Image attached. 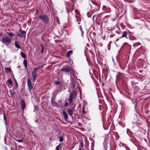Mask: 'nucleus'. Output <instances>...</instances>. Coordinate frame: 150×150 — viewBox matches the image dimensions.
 <instances>
[{
    "instance_id": "7ed1b4c3",
    "label": "nucleus",
    "mask_w": 150,
    "mask_h": 150,
    "mask_svg": "<svg viewBox=\"0 0 150 150\" xmlns=\"http://www.w3.org/2000/svg\"><path fill=\"white\" fill-rule=\"evenodd\" d=\"M131 49V46L129 45L127 43H125L120 49V50H124L127 52L130 51Z\"/></svg>"
},
{
    "instance_id": "f8f14e48",
    "label": "nucleus",
    "mask_w": 150,
    "mask_h": 150,
    "mask_svg": "<svg viewBox=\"0 0 150 150\" xmlns=\"http://www.w3.org/2000/svg\"><path fill=\"white\" fill-rule=\"evenodd\" d=\"M127 34L128 33L127 31H124L123 32H122V36L120 37V38H128L127 37Z\"/></svg>"
},
{
    "instance_id": "1a4fd4ad",
    "label": "nucleus",
    "mask_w": 150,
    "mask_h": 150,
    "mask_svg": "<svg viewBox=\"0 0 150 150\" xmlns=\"http://www.w3.org/2000/svg\"><path fill=\"white\" fill-rule=\"evenodd\" d=\"M21 105L22 109L24 110L25 108L26 105L25 101L23 99L21 100Z\"/></svg>"
},
{
    "instance_id": "423d86ee",
    "label": "nucleus",
    "mask_w": 150,
    "mask_h": 150,
    "mask_svg": "<svg viewBox=\"0 0 150 150\" xmlns=\"http://www.w3.org/2000/svg\"><path fill=\"white\" fill-rule=\"evenodd\" d=\"M37 68H35L33 69L32 72V75L33 78V81L34 82H35L36 79V74L37 72Z\"/></svg>"
},
{
    "instance_id": "412c9836",
    "label": "nucleus",
    "mask_w": 150,
    "mask_h": 150,
    "mask_svg": "<svg viewBox=\"0 0 150 150\" xmlns=\"http://www.w3.org/2000/svg\"><path fill=\"white\" fill-rule=\"evenodd\" d=\"M15 46H16V48H18V49L20 48V47L19 45L18 44V42H17V41H16L15 42Z\"/></svg>"
},
{
    "instance_id": "ddd939ff",
    "label": "nucleus",
    "mask_w": 150,
    "mask_h": 150,
    "mask_svg": "<svg viewBox=\"0 0 150 150\" xmlns=\"http://www.w3.org/2000/svg\"><path fill=\"white\" fill-rule=\"evenodd\" d=\"M62 113L64 117V118L65 120L67 121L68 120V117L67 112L65 111H63Z\"/></svg>"
},
{
    "instance_id": "4be33fe9",
    "label": "nucleus",
    "mask_w": 150,
    "mask_h": 150,
    "mask_svg": "<svg viewBox=\"0 0 150 150\" xmlns=\"http://www.w3.org/2000/svg\"><path fill=\"white\" fill-rule=\"evenodd\" d=\"M10 93L11 96H13L16 93L15 91L13 90H10Z\"/></svg>"
},
{
    "instance_id": "393cba45",
    "label": "nucleus",
    "mask_w": 150,
    "mask_h": 150,
    "mask_svg": "<svg viewBox=\"0 0 150 150\" xmlns=\"http://www.w3.org/2000/svg\"><path fill=\"white\" fill-rule=\"evenodd\" d=\"M7 33L8 34V35L10 37H13V36H14V34L13 33L7 32Z\"/></svg>"
},
{
    "instance_id": "49530a36",
    "label": "nucleus",
    "mask_w": 150,
    "mask_h": 150,
    "mask_svg": "<svg viewBox=\"0 0 150 150\" xmlns=\"http://www.w3.org/2000/svg\"><path fill=\"white\" fill-rule=\"evenodd\" d=\"M78 150H82V149H81L80 148H79Z\"/></svg>"
},
{
    "instance_id": "6e6d98bb",
    "label": "nucleus",
    "mask_w": 150,
    "mask_h": 150,
    "mask_svg": "<svg viewBox=\"0 0 150 150\" xmlns=\"http://www.w3.org/2000/svg\"><path fill=\"white\" fill-rule=\"evenodd\" d=\"M72 149V148H71V149Z\"/></svg>"
},
{
    "instance_id": "39448f33",
    "label": "nucleus",
    "mask_w": 150,
    "mask_h": 150,
    "mask_svg": "<svg viewBox=\"0 0 150 150\" xmlns=\"http://www.w3.org/2000/svg\"><path fill=\"white\" fill-rule=\"evenodd\" d=\"M26 32L25 31L21 29H20L18 30V33H17V35L21 38L25 37Z\"/></svg>"
},
{
    "instance_id": "09e8293b",
    "label": "nucleus",
    "mask_w": 150,
    "mask_h": 150,
    "mask_svg": "<svg viewBox=\"0 0 150 150\" xmlns=\"http://www.w3.org/2000/svg\"><path fill=\"white\" fill-rule=\"evenodd\" d=\"M4 120H5V121H6V117H5V116H4Z\"/></svg>"
},
{
    "instance_id": "c756f323",
    "label": "nucleus",
    "mask_w": 150,
    "mask_h": 150,
    "mask_svg": "<svg viewBox=\"0 0 150 150\" xmlns=\"http://www.w3.org/2000/svg\"><path fill=\"white\" fill-rule=\"evenodd\" d=\"M76 17L77 19V22L80 21V17L79 16H76Z\"/></svg>"
},
{
    "instance_id": "a878e982",
    "label": "nucleus",
    "mask_w": 150,
    "mask_h": 150,
    "mask_svg": "<svg viewBox=\"0 0 150 150\" xmlns=\"http://www.w3.org/2000/svg\"><path fill=\"white\" fill-rule=\"evenodd\" d=\"M41 53H43L44 52L45 48L42 45H41Z\"/></svg>"
},
{
    "instance_id": "e433bc0d",
    "label": "nucleus",
    "mask_w": 150,
    "mask_h": 150,
    "mask_svg": "<svg viewBox=\"0 0 150 150\" xmlns=\"http://www.w3.org/2000/svg\"><path fill=\"white\" fill-rule=\"evenodd\" d=\"M59 150V145L56 146L55 150Z\"/></svg>"
},
{
    "instance_id": "f03ea898",
    "label": "nucleus",
    "mask_w": 150,
    "mask_h": 150,
    "mask_svg": "<svg viewBox=\"0 0 150 150\" xmlns=\"http://www.w3.org/2000/svg\"><path fill=\"white\" fill-rule=\"evenodd\" d=\"M77 94V93L75 91H73L70 93L69 98L68 99L69 101V103L71 104L73 102V99L74 98H76V96Z\"/></svg>"
},
{
    "instance_id": "a19ab883",
    "label": "nucleus",
    "mask_w": 150,
    "mask_h": 150,
    "mask_svg": "<svg viewBox=\"0 0 150 150\" xmlns=\"http://www.w3.org/2000/svg\"><path fill=\"white\" fill-rule=\"evenodd\" d=\"M84 111H85V109L83 108L82 113L83 114L84 113Z\"/></svg>"
},
{
    "instance_id": "58836bf2",
    "label": "nucleus",
    "mask_w": 150,
    "mask_h": 150,
    "mask_svg": "<svg viewBox=\"0 0 150 150\" xmlns=\"http://www.w3.org/2000/svg\"><path fill=\"white\" fill-rule=\"evenodd\" d=\"M67 8V13L70 12L71 11V10H70L68 9L67 8Z\"/></svg>"
},
{
    "instance_id": "ea45409f",
    "label": "nucleus",
    "mask_w": 150,
    "mask_h": 150,
    "mask_svg": "<svg viewBox=\"0 0 150 150\" xmlns=\"http://www.w3.org/2000/svg\"><path fill=\"white\" fill-rule=\"evenodd\" d=\"M107 30H112V28H110V27H108L107 28Z\"/></svg>"
},
{
    "instance_id": "79ce46f5",
    "label": "nucleus",
    "mask_w": 150,
    "mask_h": 150,
    "mask_svg": "<svg viewBox=\"0 0 150 150\" xmlns=\"http://www.w3.org/2000/svg\"><path fill=\"white\" fill-rule=\"evenodd\" d=\"M41 68V66H40L38 67H36L35 68H37V71L38 69H40Z\"/></svg>"
},
{
    "instance_id": "72a5a7b5",
    "label": "nucleus",
    "mask_w": 150,
    "mask_h": 150,
    "mask_svg": "<svg viewBox=\"0 0 150 150\" xmlns=\"http://www.w3.org/2000/svg\"><path fill=\"white\" fill-rule=\"evenodd\" d=\"M140 45V43L139 42H137L136 43H135L134 44V46H137Z\"/></svg>"
},
{
    "instance_id": "b1692460",
    "label": "nucleus",
    "mask_w": 150,
    "mask_h": 150,
    "mask_svg": "<svg viewBox=\"0 0 150 150\" xmlns=\"http://www.w3.org/2000/svg\"><path fill=\"white\" fill-rule=\"evenodd\" d=\"M94 12H91L90 13H87V16H88V17L90 18L92 16V14Z\"/></svg>"
},
{
    "instance_id": "c85d7f7f",
    "label": "nucleus",
    "mask_w": 150,
    "mask_h": 150,
    "mask_svg": "<svg viewBox=\"0 0 150 150\" xmlns=\"http://www.w3.org/2000/svg\"><path fill=\"white\" fill-rule=\"evenodd\" d=\"M75 12L76 15H80V13L78 10H76L75 11Z\"/></svg>"
},
{
    "instance_id": "8fccbe9b",
    "label": "nucleus",
    "mask_w": 150,
    "mask_h": 150,
    "mask_svg": "<svg viewBox=\"0 0 150 150\" xmlns=\"http://www.w3.org/2000/svg\"><path fill=\"white\" fill-rule=\"evenodd\" d=\"M93 35H94L96 34V33L95 32H93Z\"/></svg>"
},
{
    "instance_id": "0eeeda50",
    "label": "nucleus",
    "mask_w": 150,
    "mask_h": 150,
    "mask_svg": "<svg viewBox=\"0 0 150 150\" xmlns=\"http://www.w3.org/2000/svg\"><path fill=\"white\" fill-rule=\"evenodd\" d=\"M75 107V105H74L72 106L71 108H68L67 110V112L68 113L69 115L71 117H72Z\"/></svg>"
},
{
    "instance_id": "2f4dec72",
    "label": "nucleus",
    "mask_w": 150,
    "mask_h": 150,
    "mask_svg": "<svg viewBox=\"0 0 150 150\" xmlns=\"http://www.w3.org/2000/svg\"><path fill=\"white\" fill-rule=\"evenodd\" d=\"M120 67L122 70H124L125 69V66H124L123 65H120Z\"/></svg>"
},
{
    "instance_id": "3c124183",
    "label": "nucleus",
    "mask_w": 150,
    "mask_h": 150,
    "mask_svg": "<svg viewBox=\"0 0 150 150\" xmlns=\"http://www.w3.org/2000/svg\"><path fill=\"white\" fill-rule=\"evenodd\" d=\"M107 22V21H105V24Z\"/></svg>"
},
{
    "instance_id": "4c0bfd02",
    "label": "nucleus",
    "mask_w": 150,
    "mask_h": 150,
    "mask_svg": "<svg viewBox=\"0 0 150 150\" xmlns=\"http://www.w3.org/2000/svg\"><path fill=\"white\" fill-rule=\"evenodd\" d=\"M58 102L59 103H60V104H61L62 103V101L61 99L58 100Z\"/></svg>"
},
{
    "instance_id": "bb28decb",
    "label": "nucleus",
    "mask_w": 150,
    "mask_h": 150,
    "mask_svg": "<svg viewBox=\"0 0 150 150\" xmlns=\"http://www.w3.org/2000/svg\"><path fill=\"white\" fill-rule=\"evenodd\" d=\"M14 137V138H15V140L16 141H17V142H23V139H16V138H15V137Z\"/></svg>"
},
{
    "instance_id": "4468645a",
    "label": "nucleus",
    "mask_w": 150,
    "mask_h": 150,
    "mask_svg": "<svg viewBox=\"0 0 150 150\" xmlns=\"http://www.w3.org/2000/svg\"><path fill=\"white\" fill-rule=\"evenodd\" d=\"M95 9L93 10L94 12L99 10L100 8V5L99 4H97L96 5L94 6Z\"/></svg>"
},
{
    "instance_id": "6e6552de",
    "label": "nucleus",
    "mask_w": 150,
    "mask_h": 150,
    "mask_svg": "<svg viewBox=\"0 0 150 150\" xmlns=\"http://www.w3.org/2000/svg\"><path fill=\"white\" fill-rule=\"evenodd\" d=\"M27 84L28 86V90L30 93L31 90L33 88V86H32L31 80L30 79H28L27 80Z\"/></svg>"
},
{
    "instance_id": "a211bd4d",
    "label": "nucleus",
    "mask_w": 150,
    "mask_h": 150,
    "mask_svg": "<svg viewBox=\"0 0 150 150\" xmlns=\"http://www.w3.org/2000/svg\"><path fill=\"white\" fill-rule=\"evenodd\" d=\"M23 63L26 69L27 70V61L26 59H24L23 61Z\"/></svg>"
},
{
    "instance_id": "a18cd8bd",
    "label": "nucleus",
    "mask_w": 150,
    "mask_h": 150,
    "mask_svg": "<svg viewBox=\"0 0 150 150\" xmlns=\"http://www.w3.org/2000/svg\"><path fill=\"white\" fill-rule=\"evenodd\" d=\"M57 21L58 23L59 24L60 23V22H59L58 19L57 20Z\"/></svg>"
},
{
    "instance_id": "864d4df0",
    "label": "nucleus",
    "mask_w": 150,
    "mask_h": 150,
    "mask_svg": "<svg viewBox=\"0 0 150 150\" xmlns=\"http://www.w3.org/2000/svg\"><path fill=\"white\" fill-rule=\"evenodd\" d=\"M38 12V10L37 9V12Z\"/></svg>"
},
{
    "instance_id": "f704fd0d",
    "label": "nucleus",
    "mask_w": 150,
    "mask_h": 150,
    "mask_svg": "<svg viewBox=\"0 0 150 150\" xmlns=\"http://www.w3.org/2000/svg\"><path fill=\"white\" fill-rule=\"evenodd\" d=\"M55 84L56 85H59L60 84V82L58 81H56L55 82Z\"/></svg>"
},
{
    "instance_id": "c9c22d12",
    "label": "nucleus",
    "mask_w": 150,
    "mask_h": 150,
    "mask_svg": "<svg viewBox=\"0 0 150 150\" xmlns=\"http://www.w3.org/2000/svg\"><path fill=\"white\" fill-rule=\"evenodd\" d=\"M68 103L67 102H65L64 104V106L66 107H67V106H68Z\"/></svg>"
},
{
    "instance_id": "5701e85b",
    "label": "nucleus",
    "mask_w": 150,
    "mask_h": 150,
    "mask_svg": "<svg viewBox=\"0 0 150 150\" xmlns=\"http://www.w3.org/2000/svg\"><path fill=\"white\" fill-rule=\"evenodd\" d=\"M14 80L15 82V86L16 87V88H18V83L17 81L16 80V79H15L14 77Z\"/></svg>"
},
{
    "instance_id": "de8ad7c7",
    "label": "nucleus",
    "mask_w": 150,
    "mask_h": 150,
    "mask_svg": "<svg viewBox=\"0 0 150 150\" xmlns=\"http://www.w3.org/2000/svg\"><path fill=\"white\" fill-rule=\"evenodd\" d=\"M73 8H72L71 10V11H73Z\"/></svg>"
},
{
    "instance_id": "20e7f679",
    "label": "nucleus",
    "mask_w": 150,
    "mask_h": 150,
    "mask_svg": "<svg viewBox=\"0 0 150 150\" xmlns=\"http://www.w3.org/2000/svg\"><path fill=\"white\" fill-rule=\"evenodd\" d=\"M3 44L8 46L11 42V40L8 37H3L1 40Z\"/></svg>"
},
{
    "instance_id": "7c9ffc66",
    "label": "nucleus",
    "mask_w": 150,
    "mask_h": 150,
    "mask_svg": "<svg viewBox=\"0 0 150 150\" xmlns=\"http://www.w3.org/2000/svg\"><path fill=\"white\" fill-rule=\"evenodd\" d=\"M8 82L10 84L12 85L13 84L12 81L10 79H9L8 80Z\"/></svg>"
},
{
    "instance_id": "5fc2aeb1",
    "label": "nucleus",
    "mask_w": 150,
    "mask_h": 150,
    "mask_svg": "<svg viewBox=\"0 0 150 150\" xmlns=\"http://www.w3.org/2000/svg\"><path fill=\"white\" fill-rule=\"evenodd\" d=\"M108 9H109V10H110V9H109V8H108Z\"/></svg>"
},
{
    "instance_id": "f3484780",
    "label": "nucleus",
    "mask_w": 150,
    "mask_h": 150,
    "mask_svg": "<svg viewBox=\"0 0 150 150\" xmlns=\"http://www.w3.org/2000/svg\"><path fill=\"white\" fill-rule=\"evenodd\" d=\"M73 52V51L70 50L68 51L66 54V56L67 57H70V56L72 54Z\"/></svg>"
},
{
    "instance_id": "aec40b11",
    "label": "nucleus",
    "mask_w": 150,
    "mask_h": 150,
    "mask_svg": "<svg viewBox=\"0 0 150 150\" xmlns=\"http://www.w3.org/2000/svg\"><path fill=\"white\" fill-rule=\"evenodd\" d=\"M80 145L79 148H80L81 149H83V141L82 140L80 142Z\"/></svg>"
},
{
    "instance_id": "473e14b6",
    "label": "nucleus",
    "mask_w": 150,
    "mask_h": 150,
    "mask_svg": "<svg viewBox=\"0 0 150 150\" xmlns=\"http://www.w3.org/2000/svg\"><path fill=\"white\" fill-rule=\"evenodd\" d=\"M92 3H93V5L94 6L96 5V4H98L95 1H91Z\"/></svg>"
},
{
    "instance_id": "2eb2a0df",
    "label": "nucleus",
    "mask_w": 150,
    "mask_h": 150,
    "mask_svg": "<svg viewBox=\"0 0 150 150\" xmlns=\"http://www.w3.org/2000/svg\"><path fill=\"white\" fill-rule=\"evenodd\" d=\"M51 102L52 105L55 107H60L62 105V104H61V105H58L57 103L54 102H52V101Z\"/></svg>"
},
{
    "instance_id": "603ef678",
    "label": "nucleus",
    "mask_w": 150,
    "mask_h": 150,
    "mask_svg": "<svg viewBox=\"0 0 150 150\" xmlns=\"http://www.w3.org/2000/svg\"><path fill=\"white\" fill-rule=\"evenodd\" d=\"M119 40L118 39V40H116V41H118Z\"/></svg>"
},
{
    "instance_id": "6ab92c4d",
    "label": "nucleus",
    "mask_w": 150,
    "mask_h": 150,
    "mask_svg": "<svg viewBox=\"0 0 150 150\" xmlns=\"http://www.w3.org/2000/svg\"><path fill=\"white\" fill-rule=\"evenodd\" d=\"M21 54L22 57L24 59H25L26 58L27 56L26 55L22 52H21Z\"/></svg>"
},
{
    "instance_id": "9d476101",
    "label": "nucleus",
    "mask_w": 150,
    "mask_h": 150,
    "mask_svg": "<svg viewBox=\"0 0 150 150\" xmlns=\"http://www.w3.org/2000/svg\"><path fill=\"white\" fill-rule=\"evenodd\" d=\"M15 137L16 139H20L22 137V136L20 132H17L15 134Z\"/></svg>"
},
{
    "instance_id": "cd10ccee",
    "label": "nucleus",
    "mask_w": 150,
    "mask_h": 150,
    "mask_svg": "<svg viewBox=\"0 0 150 150\" xmlns=\"http://www.w3.org/2000/svg\"><path fill=\"white\" fill-rule=\"evenodd\" d=\"M63 140L64 139L63 138V135H62L60 137L59 141L61 142H62L63 141Z\"/></svg>"
},
{
    "instance_id": "37998d69",
    "label": "nucleus",
    "mask_w": 150,
    "mask_h": 150,
    "mask_svg": "<svg viewBox=\"0 0 150 150\" xmlns=\"http://www.w3.org/2000/svg\"><path fill=\"white\" fill-rule=\"evenodd\" d=\"M95 17V15H94L93 17V18H92V19H93V21H94V17Z\"/></svg>"
},
{
    "instance_id": "dca6fc26",
    "label": "nucleus",
    "mask_w": 150,
    "mask_h": 150,
    "mask_svg": "<svg viewBox=\"0 0 150 150\" xmlns=\"http://www.w3.org/2000/svg\"><path fill=\"white\" fill-rule=\"evenodd\" d=\"M5 72L6 73H10L12 72L11 69L9 67H6L5 68Z\"/></svg>"
},
{
    "instance_id": "9b49d317",
    "label": "nucleus",
    "mask_w": 150,
    "mask_h": 150,
    "mask_svg": "<svg viewBox=\"0 0 150 150\" xmlns=\"http://www.w3.org/2000/svg\"><path fill=\"white\" fill-rule=\"evenodd\" d=\"M62 71H64L66 72H69L71 71V69L68 67H64V68L61 69Z\"/></svg>"
},
{
    "instance_id": "c03bdc74",
    "label": "nucleus",
    "mask_w": 150,
    "mask_h": 150,
    "mask_svg": "<svg viewBox=\"0 0 150 150\" xmlns=\"http://www.w3.org/2000/svg\"><path fill=\"white\" fill-rule=\"evenodd\" d=\"M103 8L105 10V9L106 8V7L105 6H104L103 7Z\"/></svg>"
},
{
    "instance_id": "f257e3e1",
    "label": "nucleus",
    "mask_w": 150,
    "mask_h": 150,
    "mask_svg": "<svg viewBox=\"0 0 150 150\" xmlns=\"http://www.w3.org/2000/svg\"><path fill=\"white\" fill-rule=\"evenodd\" d=\"M39 18L45 24H47L49 22V18L46 14H42L39 16Z\"/></svg>"
}]
</instances>
